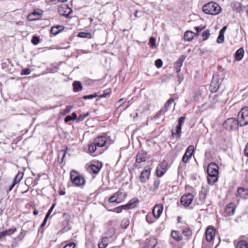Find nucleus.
Returning <instances> with one entry per match:
<instances>
[{
	"instance_id": "obj_64",
	"label": "nucleus",
	"mask_w": 248,
	"mask_h": 248,
	"mask_svg": "<svg viewBox=\"0 0 248 248\" xmlns=\"http://www.w3.org/2000/svg\"><path fill=\"white\" fill-rule=\"evenodd\" d=\"M244 152H245V155L246 156L248 157V143H247V144L246 146Z\"/></svg>"
},
{
	"instance_id": "obj_48",
	"label": "nucleus",
	"mask_w": 248,
	"mask_h": 248,
	"mask_svg": "<svg viewBox=\"0 0 248 248\" xmlns=\"http://www.w3.org/2000/svg\"><path fill=\"white\" fill-rule=\"evenodd\" d=\"M90 35L91 34L90 33L84 32H80L78 34V36L81 38H88Z\"/></svg>"
},
{
	"instance_id": "obj_44",
	"label": "nucleus",
	"mask_w": 248,
	"mask_h": 248,
	"mask_svg": "<svg viewBox=\"0 0 248 248\" xmlns=\"http://www.w3.org/2000/svg\"><path fill=\"white\" fill-rule=\"evenodd\" d=\"M40 38L38 36H34L32 38L31 43L33 44L36 45L40 42Z\"/></svg>"
},
{
	"instance_id": "obj_4",
	"label": "nucleus",
	"mask_w": 248,
	"mask_h": 248,
	"mask_svg": "<svg viewBox=\"0 0 248 248\" xmlns=\"http://www.w3.org/2000/svg\"><path fill=\"white\" fill-rule=\"evenodd\" d=\"M70 179L72 183L76 186H80L84 185V178L75 170H71Z\"/></svg>"
},
{
	"instance_id": "obj_20",
	"label": "nucleus",
	"mask_w": 248,
	"mask_h": 248,
	"mask_svg": "<svg viewBox=\"0 0 248 248\" xmlns=\"http://www.w3.org/2000/svg\"><path fill=\"white\" fill-rule=\"evenodd\" d=\"M101 168V165H95L94 164H91L88 168V170L90 172H92L94 174H96L99 172Z\"/></svg>"
},
{
	"instance_id": "obj_54",
	"label": "nucleus",
	"mask_w": 248,
	"mask_h": 248,
	"mask_svg": "<svg viewBox=\"0 0 248 248\" xmlns=\"http://www.w3.org/2000/svg\"><path fill=\"white\" fill-rule=\"evenodd\" d=\"M76 244L74 242H71L65 245L63 248H74Z\"/></svg>"
},
{
	"instance_id": "obj_45",
	"label": "nucleus",
	"mask_w": 248,
	"mask_h": 248,
	"mask_svg": "<svg viewBox=\"0 0 248 248\" xmlns=\"http://www.w3.org/2000/svg\"><path fill=\"white\" fill-rule=\"evenodd\" d=\"M97 94L96 93H94V94H90V95H84L83 96V98L84 99H93L96 97L97 96Z\"/></svg>"
},
{
	"instance_id": "obj_59",
	"label": "nucleus",
	"mask_w": 248,
	"mask_h": 248,
	"mask_svg": "<svg viewBox=\"0 0 248 248\" xmlns=\"http://www.w3.org/2000/svg\"><path fill=\"white\" fill-rule=\"evenodd\" d=\"M39 177L40 176H38V178H35L33 181H32V183L33 184V186H36L38 184V182L39 180Z\"/></svg>"
},
{
	"instance_id": "obj_27",
	"label": "nucleus",
	"mask_w": 248,
	"mask_h": 248,
	"mask_svg": "<svg viewBox=\"0 0 248 248\" xmlns=\"http://www.w3.org/2000/svg\"><path fill=\"white\" fill-rule=\"evenodd\" d=\"M218 180V176L213 175H208L207 181L209 185H213Z\"/></svg>"
},
{
	"instance_id": "obj_41",
	"label": "nucleus",
	"mask_w": 248,
	"mask_h": 248,
	"mask_svg": "<svg viewBox=\"0 0 248 248\" xmlns=\"http://www.w3.org/2000/svg\"><path fill=\"white\" fill-rule=\"evenodd\" d=\"M27 19L29 21H34L37 19L35 16V11L30 14L28 16Z\"/></svg>"
},
{
	"instance_id": "obj_13",
	"label": "nucleus",
	"mask_w": 248,
	"mask_h": 248,
	"mask_svg": "<svg viewBox=\"0 0 248 248\" xmlns=\"http://www.w3.org/2000/svg\"><path fill=\"white\" fill-rule=\"evenodd\" d=\"M186 58L185 55H182L179 57L178 61L174 63V69L177 74L181 71V67Z\"/></svg>"
},
{
	"instance_id": "obj_15",
	"label": "nucleus",
	"mask_w": 248,
	"mask_h": 248,
	"mask_svg": "<svg viewBox=\"0 0 248 248\" xmlns=\"http://www.w3.org/2000/svg\"><path fill=\"white\" fill-rule=\"evenodd\" d=\"M215 231L212 227H209L206 232V239L207 241H211L214 237Z\"/></svg>"
},
{
	"instance_id": "obj_56",
	"label": "nucleus",
	"mask_w": 248,
	"mask_h": 248,
	"mask_svg": "<svg viewBox=\"0 0 248 248\" xmlns=\"http://www.w3.org/2000/svg\"><path fill=\"white\" fill-rule=\"evenodd\" d=\"M167 111V110L165 108H162L161 109L157 114H156V118L157 117H159L158 116L159 115H164L165 114V113Z\"/></svg>"
},
{
	"instance_id": "obj_46",
	"label": "nucleus",
	"mask_w": 248,
	"mask_h": 248,
	"mask_svg": "<svg viewBox=\"0 0 248 248\" xmlns=\"http://www.w3.org/2000/svg\"><path fill=\"white\" fill-rule=\"evenodd\" d=\"M173 101H174V99L173 98H170V99H169L166 102V103H165V104L164 105V108L166 109V110H167L168 108L170 107V106L172 103V102H173Z\"/></svg>"
},
{
	"instance_id": "obj_63",
	"label": "nucleus",
	"mask_w": 248,
	"mask_h": 248,
	"mask_svg": "<svg viewBox=\"0 0 248 248\" xmlns=\"http://www.w3.org/2000/svg\"><path fill=\"white\" fill-rule=\"evenodd\" d=\"M16 185V184H15L14 182H13L12 184H11L10 185V186H9L8 189L7 190V192L11 191Z\"/></svg>"
},
{
	"instance_id": "obj_6",
	"label": "nucleus",
	"mask_w": 248,
	"mask_h": 248,
	"mask_svg": "<svg viewBox=\"0 0 248 248\" xmlns=\"http://www.w3.org/2000/svg\"><path fill=\"white\" fill-rule=\"evenodd\" d=\"M239 124L238 119L233 118H230L226 120L223 123V126L224 128L232 130L236 129Z\"/></svg>"
},
{
	"instance_id": "obj_55",
	"label": "nucleus",
	"mask_w": 248,
	"mask_h": 248,
	"mask_svg": "<svg viewBox=\"0 0 248 248\" xmlns=\"http://www.w3.org/2000/svg\"><path fill=\"white\" fill-rule=\"evenodd\" d=\"M217 41L218 43H221L224 41V35L219 34Z\"/></svg>"
},
{
	"instance_id": "obj_24",
	"label": "nucleus",
	"mask_w": 248,
	"mask_h": 248,
	"mask_svg": "<svg viewBox=\"0 0 248 248\" xmlns=\"http://www.w3.org/2000/svg\"><path fill=\"white\" fill-rule=\"evenodd\" d=\"M244 55V50L243 48H240L235 53V58L236 60L239 61L242 59Z\"/></svg>"
},
{
	"instance_id": "obj_21",
	"label": "nucleus",
	"mask_w": 248,
	"mask_h": 248,
	"mask_svg": "<svg viewBox=\"0 0 248 248\" xmlns=\"http://www.w3.org/2000/svg\"><path fill=\"white\" fill-rule=\"evenodd\" d=\"M64 29V26L58 25L53 26L51 28L50 32L54 35L58 34L60 32L63 31Z\"/></svg>"
},
{
	"instance_id": "obj_50",
	"label": "nucleus",
	"mask_w": 248,
	"mask_h": 248,
	"mask_svg": "<svg viewBox=\"0 0 248 248\" xmlns=\"http://www.w3.org/2000/svg\"><path fill=\"white\" fill-rule=\"evenodd\" d=\"M55 205H56L55 203H54L52 205L51 207L49 209L46 215V218H49L50 214H51L52 212L53 211V210L55 206Z\"/></svg>"
},
{
	"instance_id": "obj_23",
	"label": "nucleus",
	"mask_w": 248,
	"mask_h": 248,
	"mask_svg": "<svg viewBox=\"0 0 248 248\" xmlns=\"http://www.w3.org/2000/svg\"><path fill=\"white\" fill-rule=\"evenodd\" d=\"M171 237L177 241H181L183 239V236L181 233L178 231H172L171 233Z\"/></svg>"
},
{
	"instance_id": "obj_28",
	"label": "nucleus",
	"mask_w": 248,
	"mask_h": 248,
	"mask_svg": "<svg viewBox=\"0 0 248 248\" xmlns=\"http://www.w3.org/2000/svg\"><path fill=\"white\" fill-rule=\"evenodd\" d=\"M194 35V32L189 31H187L185 33L184 37L185 40L190 41L193 39Z\"/></svg>"
},
{
	"instance_id": "obj_39",
	"label": "nucleus",
	"mask_w": 248,
	"mask_h": 248,
	"mask_svg": "<svg viewBox=\"0 0 248 248\" xmlns=\"http://www.w3.org/2000/svg\"><path fill=\"white\" fill-rule=\"evenodd\" d=\"M155 217L151 214H148L146 217V219L148 223H153L154 222Z\"/></svg>"
},
{
	"instance_id": "obj_36",
	"label": "nucleus",
	"mask_w": 248,
	"mask_h": 248,
	"mask_svg": "<svg viewBox=\"0 0 248 248\" xmlns=\"http://www.w3.org/2000/svg\"><path fill=\"white\" fill-rule=\"evenodd\" d=\"M123 210H127L125 205L120 206L113 209L111 210L110 211L116 212L117 213H120L122 212Z\"/></svg>"
},
{
	"instance_id": "obj_26",
	"label": "nucleus",
	"mask_w": 248,
	"mask_h": 248,
	"mask_svg": "<svg viewBox=\"0 0 248 248\" xmlns=\"http://www.w3.org/2000/svg\"><path fill=\"white\" fill-rule=\"evenodd\" d=\"M73 90L74 92H79L82 90V86L80 81H75L73 83Z\"/></svg>"
},
{
	"instance_id": "obj_32",
	"label": "nucleus",
	"mask_w": 248,
	"mask_h": 248,
	"mask_svg": "<svg viewBox=\"0 0 248 248\" xmlns=\"http://www.w3.org/2000/svg\"><path fill=\"white\" fill-rule=\"evenodd\" d=\"M24 173L22 172H19L16 175L15 178H14L13 180V182L15 184H17L19 183L21 180L22 179L23 177Z\"/></svg>"
},
{
	"instance_id": "obj_34",
	"label": "nucleus",
	"mask_w": 248,
	"mask_h": 248,
	"mask_svg": "<svg viewBox=\"0 0 248 248\" xmlns=\"http://www.w3.org/2000/svg\"><path fill=\"white\" fill-rule=\"evenodd\" d=\"M236 248H248V243L244 240L240 241L237 244Z\"/></svg>"
},
{
	"instance_id": "obj_17",
	"label": "nucleus",
	"mask_w": 248,
	"mask_h": 248,
	"mask_svg": "<svg viewBox=\"0 0 248 248\" xmlns=\"http://www.w3.org/2000/svg\"><path fill=\"white\" fill-rule=\"evenodd\" d=\"M17 231L16 228H13L10 229L6 230L4 231L0 232V239H2L6 236H10Z\"/></svg>"
},
{
	"instance_id": "obj_8",
	"label": "nucleus",
	"mask_w": 248,
	"mask_h": 248,
	"mask_svg": "<svg viewBox=\"0 0 248 248\" xmlns=\"http://www.w3.org/2000/svg\"><path fill=\"white\" fill-rule=\"evenodd\" d=\"M194 147L193 145H190L187 148L185 154H184L182 160L184 163H188L189 159L193 154Z\"/></svg>"
},
{
	"instance_id": "obj_61",
	"label": "nucleus",
	"mask_w": 248,
	"mask_h": 248,
	"mask_svg": "<svg viewBox=\"0 0 248 248\" xmlns=\"http://www.w3.org/2000/svg\"><path fill=\"white\" fill-rule=\"evenodd\" d=\"M226 29H227V27L226 26L223 27L222 28V29L220 31L219 34L224 35V32L226 31Z\"/></svg>"
},
{
	"instance_id": "obj_5",
	"label": "nucleus",
	"mask_w": 248,
	"mask_h": 248,
	"mask_svg": "<svg viewBox=\"0 0 248 248\" xmlns=\"http://www.w3.org/2000/svg\"><path fill=\"white\" fill-rule=\"evenodd\" d=\"M126 196V193H123L121 190H119L109 198L108 202L110 203H120L124 200Z\"/></svg>"
},
{
	"instance_id": "obj_42",
	"label": "nucleus",
	"mask_w": 248,
	"mask_h": 248,
	"mask_svg": "<svg viewBox=\"0 0 248 248\" xmlns=\"http://www.w3.org/2000/svg\"><path fill=\"white\" fill-rule=\"evenodd\" d=\"M89 115V113L81 114L77 118V122H79L84 120L87 116Z\"/></svg>"
},
{
	"instance_id": "obj_62",
	"label": "nucleus",
	"mask_w": 248,
	"mask_h": 248,
	"mask_svg": "<svg viewBox=\"0 0 248 248\" xmlns=\"http://www.w3.org/2000/svg\"><path fill=\"white\" fill-rule=\"evenodd\" d=\"M109 94V92L107 90L105 91L104 92V93L101 95V97H106L107 95H108Z\"/></svg>"
},
{
	"instance_id": "obj_51",
	"label": "nucleus",
	"mask_w": 248,
	"mask_h": 248,
	"mask_svg": "<svg viewBox=\"0 0 248 248\" xmlns=\"http://www.w3.org/2000/svg\"><path fill=\"white\" fill-rule=\"evenodd\" d=\"M31 73V70L29 68L22 69L21 74L22 75H28Z\"/></svg>"
},
{
	"instance_id": "obj_31",
	"label": "nucleus",
	"mask_w": 248,
	"mask_h": 248,
	"mask_svg": "<svg viewBox=\"0 0 248 248\" xmlns=\"http://www.w3.org/2000/svg\"><path fill=\"white\" fill-rule=\"evenodd\" d=\"M108 238L107 236L103 237L101 243L98 244L99 248H105L108 246Z\"/></svg>"
},
{
	"instance_id": "obj_49",
	"label": "nucleus",
	"mask_w": 248,
	"mask_h": 248,
	"mask_svg": "<svg viewBox=\"0 0 248 248\" xmlns=\"http://www.w3.org/2000/svg\"><path fill=\"white\" fill-rule=\"evenodd\" d=\"M185 117H181L178 120V124L177 126L182 127V125H183L185 121Z\"/></svg>"
},
{
	"instance_id": "obj_25",
	"label": "nucleus",
	"mask_w": 248,
	"mask_h": 248,
	"mask_svg": "<svg viewBox=\"0 0 248 248\" xmlns=\"http://www.w3.org/2000/svg\"><path fill=\"white\" fill-rule=\"evenodd\" d=\"M181 130H182V127L177 126L175 131H174L173 130L171 131L172 136L174 138H175L177 139H179L181 137Z\"/></svg>"
},
{
	"instance_id": "obj_1",
	"label": "nucleus",
	"mask_w": 248,
	"mask_h": 248,
	"mask_svg": "<svg viewBox=\"0 0 248 248\" xmlns=\"http://www.w3.org/2000/svg\"><path fill=\"white\" fill-rule=\"evenodd\" d=\"M112 143L110 137L106 134L97 136L93 140V142L90 143L88 146V150L90 153H93L97 148L106 147L107 148Z\"/></svg>"
},
{
	"instance_id": "obj_37",
	"label": "nucleus",
	"mask_w": 248,
	"mask_h": 248,
	"mask_svg": "<svg viewBox=\"0 0 248 248\" xmlns=\"http://www.w3.org/2000/svg\"><path fill=\"white\" fill-rule=\"evenodd\" d=\"M156 209H157V216H156V218H158L162 213L164 207L162 204H156Z\"/></svg>"
},
{
	"instance_id": "obj_7",
	"label": "nucleus",
	"mask_w": 248,
	"mask_h": 248,
	"mask_svg": "<svg viewBox=\"0 0 248 248\" xmlns=\"http://www.w3.org/2000/svg\"><path fill=\"white\" fill-rule=\"evenodd\" d=\"M222 81V79L219 78L217 76H213L209 88L210 91L213 93L216 92L219 88Z\"/></svg>"
},
{
	"instance_id": "obj_11",
	"label": "nucleus",
	"mask_w": 248,
	"mask_h": 248,
	"mask_svg": "<svg viewBox=\"0 0 248 248\" xmlns=\"http://www.w3.org/2000/svg\"><path fill=\"white\" fill-rule=\"evenodd\" d=\"M168 164L165 161H163L156 169V175L159 177L163 175L166 171Z\"/></svg>"
},
{
	"instance_id": "obj_2",
	"label": "nucleus",
	"mask_w": 248,
	"mask_h": 248,
	"mask_svg": "<svg viewBox=\"0 0 248 248\" xmlns=\"http://www.w3.org/2000/svg\"><path fill=\"white\" fill-rule=\"evenodd\" d=\"M220 7L216 2H210L202 7V11L205 14L217 15L221 12Z\"/></svg>"
},
{
	"instance_id": "obj_29",
	"label": "nucleus",
	"mask_w": 248,
	"mask_h": 248,
	"mask_svg": "<svg viewBox=\"0 0 248 248\" xmlns=\"http://www.w3.org/2000/svg\"><path fill=\"white\" fill-rule=\"evenodd\" d=\"M137 202H138V200L132 199L125 206L127 210L133 209L135 207Z\"/></svg>"
},
{
	"instance_id": "obj_60",
	"label": "nucleus",
	"mask_w": 248,
	"mask_h": 248,
	"mask_svg": "<svg viewBox=\"0 0 248 248\" xmlns=\"http://www.w3.org/2000/svg\"><path fill=\"white\" fill-rule=\"evenodd\" d=\"M204 27H196L194 28L195 30L197 31V33L201 31Z\"/></svg>"
},
{
	"instance_id": "obj_38",
	"label": "nucleus",
	"mask_w": 248,
	"mask_h": 248,
	"mask_svg": "<svg viewBox=\"0 0 248 248\" xmlns=\"http://www.w3.org/2000/svg\"><path fill=\"white\" fill-rule=\"evenodd\" d=\"M129 225V220L128 218H124L121 222V227L124 229H126Z\"/></svg>"
},
{
	"instance_id": "obj_35",
	"label": "nucleus",
	"mask_w": 248,
	"mask_h": 248,
	"mask_svg": "<svg viewBox=\"0 0 248 248\" xmlns=\"http://www.w3.org/2000/svg\"><path fill=\"white\" fill-rule=\"evenodd\" d=\"M232 5L233 10H236V12H239L242 9L241 4L239 2H234L232 3Z\"/></svg>"
},
{
	"instance_id": "obj_14",
	"label": "nucleus",
	"mask_w": 248,
	"mask_h": 248,
	"mask_svg": "<svg viewBox=\"0 0 248 248\" xmlns=\"http://www.w3.org/2000/svg\"><path fill=\"white\" fill-rule=\"evenodd\" d=\"M59 12L61 15L66 17L72 13V10L67 5L64 4L60 8Z\"/></svg>"
},
{
	"instance_id": "obj_18",
	"label": "nucleus",
	"mask_w": 248,
	"mask_h": 248,
	"mask_svg": "<svg viewBox=\"0 0 248 248\" xmlns=\"http://www.w3.org/2000/svg\"><path fill=\"white\" fill-rule=\"evenodd\" d=\"M238 195L242 198L247 199L248 198V189L243 187H239L237 189Z\"/></svg>"
},
{
	"instance_id": "obj_47",
	"label": "nucleus",
	"mask_w": 248,
	"mask_h": 248,
	"mask_svg": "<svg viewBox=\"0 0 248 248\" xmlns=\"http://www.w3.org/2000/svg\"><path fill=\"white\" fill-rule=\"evenodd\" d=\"M183 233L185 235L187 236H189L192 234L191 231L190 230V229H189L188 228H186L184 229L183 230Z\"/></svg>"
},
{
	"instance_id": "obj_52",
	"label": "nucleus",
	"mask_w": 248,
	"mask_h": 248,
	"mask_svg": "<svg viewBox=\"0 0 248 248\" xmlns=\"http://www.w3.org/2000/svg\"><path fill=\"white\" fill-rule=\"evenodd\" d=\"M66 154V151L64 150L60 151L59 153V156H60L61 155H62V162L63 161V159L65 157Z\"/></svg>"
},
{
	"instance_id": "obj_9",
	"label": "nucleus",
	"mask_w": 248,
	"mask_h": 248,
	"mask_svg": "<svg viewBox=\"0 0 248 248\" xmlns=\"http://www.w3.org/2000/svg\"><path fill=\"white\" fill-rule=\"evenodd\" d=\"M147 159V154L141 151L139 152L136 156V163L135 164V166L137 168H139V164L146 161Z\"/></svg>"
},
{
	"instance_id": "obj_53",
	"label": "nucleus",
	"mask_w": 248,
	"mask_h": 248,
	"mask_svg": "<svg viewBox=\"0 0 248 248\" xmlns=\"http://www.w3.org/2000/svg\"><path fill=\"white\" fill-rule=\"evenodd\" d=\"M163 62L162 61L159 59L156 60V67L157 68H160L162 66Z\"/></svg>"
},
{
	"instance_id": "obj_30",
	"label": "nucleus",
	"mask_w": 248,
	"mask_h": 248,
	"mask_svg": "<svg viewBox=\"0 0 248 248\" xmlns=\"http://www.w3.org/2000/svg\"><path fill=\"white\" fill-rule=\"evenodd\" d=\"M208 192V189L207 187H202L201 192L200 193V199L204 200L206 198L207 194Z\"/></svg>"
},
{
	"instance_id": "obj_10",
	"label": "nucleus",
	"mask_w": 248,
	"mask_h": 248,
	"mask_svg": "<svg viewBox=\"0 0 248 248\" xmlns=\"http://www.w3.org/2000/svg\"><path fill=\"white\" fill-rule=\"evenodd\" d=\"M218 166L215 163H211L208 166L207 171L208 175H216L218 176Z\"/></svg>"
},
{
	"instance_id": "obj_33",
	"label": "nucleus",
	"mask_w": 248,
	"mask_h": 248,
	"mask_svg": "<svg viewBox=\"0 0 248 248\" xmlns=\"http://www.w3.org/2000/svg\"><path fill=\"white\" fill-rule=\"evenodd\" d=\"M76 119H77V116L76 113H72L71 115L67 116L65 119L64 121L66 123H67L70 121H74Z\"/></svg>"
},
{
	"instance_id": "obj_43",
	"label": "nucleus",
	"mask_w": 248,
	"mask_h": 248,
	"mask_svg": "<svg viewBox=\"0 0 248 248\" xmlns=\"http://www.w3.org/2000/svg\"><path fill=\"white\" fill-rule=\"evenodd\" d=\"M210 31L209 30H207L203 31L202 33V37H203V40H206L208 39L210 35Z\"/></svg>"
},
{
	"instance_id": "obj_57",
	"label": "nucleus",
	"mask_w": 248,
	"mask_h": 248,
	"mask_svg": "<svg viewBox=\"0 0 248 248\" xmlns=\"http://www.w3.org/2000/svg\"><path fill=\"white\" fill-rule=\"evenodd\" d=\"M150 43L151 44V46L154 47L155 46V38L154 37H151L150 39Z\"/></svg>"
},
{
	"instance_id": "obj_12",
	"label": "nucleus",
	"mask_w": 248,
	"mask_h": 248,
	"mask_svg": "<svg viewBox=\"0 0 248 248\" xmlns=\"http://www.w3.org/2000/svg\"><path fill=\"white\" fill-rule=\"evenodd\" d=\"M193 200V196L192 194L188 193L183 195L181 197V202L183 205L186 206H188L191 204Z\"/></svg>"
},
{
	"instance_id": "obj_3",
	"label": "nucleus",
	"mask_w": 248,
	"mask_h": 248,
	"mask_svg": "<svg viewBox=\"0 0 248 248\" xmlns=\"http://www.w3.org/2000/svg\"><path fill=\"white\" fill-rule=\"evenodd\" d=\"M237 119L240 126L248 124V107H244L239 111Z\"/></svg>"
},
{
	"instance_id": "obj_16",
	"label": "nucleus",
	"mask_w": 248,
	"mask_h": 248,
	"mask_svg": "<svg viewBox=\"0 0 248 248\" xmlns=\"http://www.w3.org/2000/svg\"><path fill=\"white\" fill-rule=\"evenodd\" d=\"M236 209V206L233 203H230L228 204L225 210V212L228 216H232L234 214Z\"/></svg>"
},
{
	"instance_id": "obj_58",
	"label": "nucleus",
	"mask_w": 248,
	"mask_h": 248,
	"mask_svg": "<svg viewBox=\"0 0 248 248\" xmlns=\"http://www.w3.org/2000/svg\"><path fill=\"white\" fill-rule=\"evenodd\" d=\"M72 108H73L72 106H67L66 107V108L64 110V113L66 114V113L69 112L71 111V110L72 109Z\"/></svg>"
},
{
	"instance_id": "obj_22",
	"label": "nucleus",
	"mask_w": 248,
	"mask_h": 248,
	"mask_svg": "<svg viewBox=\"0 0 248 248\" xmlns=\"http://www.w3.org/2000/svg\"><path fill=\"white\" fill-rule=\"evenodd\" d=\"M209 101L211 103L210 107L212 108L216 103L222 101V99H219V97L217 94H216L210 96Z\"/></svg>"
},
{
	"instance_id": "obj_40",
	"label": "nucleus",
	"mask_w": 248,
	"mask_h": 248,
	"mask_svg": "<svg viewBox=\"0 0 248 248\" xmlns=\"http://www.w3.org/2000/svg\"><path fill=\"white\" fill-rule=\"evenodd\" d=\"M115 232V229L114 228L109 229L106 232V236L108 238L112 236Z\"/></svg>"
},
{
	"instance_id": "obj_19",
	"label": "nucleus",
	"mask_w": 248,
	"mask_h": 248,
	"mask_svg": "<svg viewBox=\"0 0 248 248\" xmlns=\"http://www.w3.org/2000/svg\"><path fill=\"white\" fill-rule=\"evenodd\" d=\"M150 171L148 169H144L141 172L140 179L141 182H145L149 178Z\"/></svg>"
}]
</instances>
